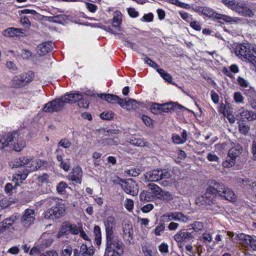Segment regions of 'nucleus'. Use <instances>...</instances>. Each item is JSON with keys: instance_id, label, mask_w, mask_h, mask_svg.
<instances>
[{"instance_id": "nucleus-1", "label": "nucleus", "mask_w": 256, "mask_h": 256, "mask_svg": "<svg viewBox=\"0 0 256 256\" xmlns=\"http://www.w3.org/2000/svg\"><path fill=\"white\" fill-rule=\"evenodd\" d=\"M43 166V162L40 160H34L28 157H22L14 160L13 168H20L14 175V179L24 180L30 172L35 171Z\"/></svg>"}, {"instance_id": "nucleus-2", "label": "nucleus", "mask_w": 256, "mask_h": 256, "mask_svg": "<svg viewBox=\"0 0 256 256\" xmlns=\"http://www.w3.org/2000/svg\"><path fill=\"white\" fill-rule=\"evenodd\" d=\"M106 237L104 256H122L125 246L120 236L113 233L106 234Z\"/></svg>"}, {"instance_id": "nucleus-3", "label": "nucleus", "mask_w": 256, "mask_h": 256, "mask_svg": "<svg viewBox=\"0 0 256 256\" xmlns=\"http://www.w3.org/2000/svg\"><path fill=\"white\" fill-rule=\"evenodd\" d=\"M16 152H20L26 146V142L18 132L5 134L0 138V150L12 148Z\"/></svg>"}, {"instance_id": "nucleus-4", "label": "nucleus", "mask_w": 256, "mask_h": 256, "mask_svg": "<svg viewBox=\"0 0 256 256\" xmlns=\"http://www.w3.org/2000/svg\"><path fill=\"white\" fill-rule=\"evenodd\" d=\"M224 4L228 8L246 17H252L254 12L247 5L246 2L242 0H222Z\"/></svg>"}, {"instance_id": "nucleus-5", "label": "nucleus", "mask_w": 256, "mask_h": 256, "mask_svg": "<svg viewBox=\"0 0 256 256\" xmlns=\"http://www.w3.org/2000/svg\"><path fill=\"white\" fill-rule=\"evenodd\" d=\"M202 14L210 18L222 20L226 22L232 24H238L241 20L240 18L238 17H232L226 14H218L212 9L208 7H204L202 8Z\"/></svg>"}, {"instance_id": "nucleus-6", "label": "nucleus", "mask_w": 256, "mask_h": 256, "mask_svg": "<svg viewBox=\"0 0 256 256\" xmlns=\"http://www.w3.org/2000/svg\"><path fill=\"white\" fill-rule=\"evenodd\" d=\"M236 54L250 61L254 60L256 58V48L248 44H240L236 46Z\"/></svg>"}, {"instance_id": "nucleus-7", "label": "nucleus", "mask_w": 256, "mask_h": 256, "mask_svg": "<svg viewBox=\"0 0 256 256\" xmlns=\"http://www.w3.org/2000/svg\"><path fill=\"white\" fill-rule=\"evenodd\" d=\"M114 182L120 185L124 190L128 194L132 196H136L138 192V188L136 182L132 178L122 180L118 178Z\"/></svg>"}, {"instance_id": "nucleus-8", "label": "nucleus", "mask_w": 256, "mask_h": 256, "mask_svg": "<svg viewBox=\"0 0 256 256\" xmlns=\"http://www.w3.org/2000/svg\"><path fill=\"white\" fill-rule=\"evenodd\" d=\"M144 176L148 182H156L162 179L170 178V174L168 169L158 168L146 172Z\"/></svg>"}, {"instance_id": "nucleus-9", "label": "nucleus", "mask_w": 256, "mask_h": 256, "mask_svg": "<svg viewBox=\"0 0 256 256\" xmlns=\"http://www.w3.org/2000/svg\"><path fill=\"white\" fill-rule=\"evenodd\" d=\"M64 97L62 96L58 98H55L49 102L44 105L43 111L46 112H55L62 111L65 104H66V100H64Z\"/></svg>"}, {"instance_id": "nucleus-10", "label": "nucleus", "mask_w": 256, "mask_h": 256, "mask_svg": "<svg viewBox=\"0 0 256 256\" xmlns=\"http://www.w3.org/2000/svg\"><path fill=\"white\" fill-rule=\"evenodd\" d=\"M214 192L215 191L212 188H207L204 194L196 198V204L199 206L214 204L216 201L217 196H218Z\"/></svg>"}, {"instance_id": "nucleus-11", "label": "nucleus", "mask_w": 256, "mask_h": 256, "mask_svg": "<svg viewBox=\"0 0 256 256\" xmlns=\"http://www.w3.org/2000/svg\"><path fill=\"white\" fill-rule=\"evenodd\" d=\"M66 212V206L62 202L53 206L48 209L44 213V217L46 219H57L64 216Z\"/></svg>"}, {"instance_id": "nucleus-12", "label": "nucleus", "mask_w": 256, "mask_h": 256, "mask_svg": "<svg viewBox=\"0 0 256 256\" xmlns=\"http://www.w3.org/2000/svg\"><path fill=\"white\" fill-rule=\"evenodd\" d=\"M33 78V74L28 72L14 76L10 82V86L13 88H18L26 85Z\"/></svg>"}, {"instance_id": "nucleus-13", "label": "nucleus", "mask_w": 256, "mask_h": 256, "mask_svg": "<svg viewBox=\"0 0 256 256\" xmlns=\"http://www.w3.org/2000/svg\"><path fill=\"white\" fill-rule=\"evenodd\" d=\"M195 236L196 232L194 231L189 232L188 230H181L174 234V238L178 244H182L194 239Z\"/></svg>"}, {"instance_id": "nucleus-14", "label": "nucleus", "mask_w": 256, "mask_h": 256, "mask_svg": "<svg viewBox=\"0 0 256 256\" xmlns=\"http://www.w3.org/2000/svg\"><path fill=\"white\" fill-rule=\"evenodd\" d=\"M78 234V228L76 225L69 222L64 223L58 234V238H60L62 236L68 234L76 235Z\"/></svg>"}, {"instance_id": "nucleus-15", "label": "nucleus", "mask_w": 256, "mask_h": 256, "mask_svg": "<svg viewBox=\"0 0 256 256\" xmlns=\"http://www.w3.org/2000/svg\"><path fill=\"white\" fill-rule=\"evenodd\" d=\"M35 220L34 212L32 209H26L20 220L22 226L27 228L34 223Z\"/></svg>"}, {"instance_id": "nucleus-16", "label": "nucleus", "mask_w": 256, "mask_h": 256, "mask_svg": "<svg viewBox=\"0 0 256 256\" xmlns=\"http://www.w3.org/2000/svg\"><path fill=\"white\" fill-rule=\"evenodd\" d=\"M82 178V171L80 167L76 166L68 174L67 178L76 184H80Z\"/></svg>"}, {"instance_id": "nucleus-17", "label": "nucleus", "mask_w": 256, "mask_h": 256, "mask_svg": "<svg viewBox=\"0 0 256 256\" xmlns=\"http://www.w3.org/2000/svg\"><path fill=\"white\" fill-rule=\"evenodd\" d=\"M134 232L132 226L128 223H124L122 224V232L121 234L124 240L130 244V241L132 239Z\"/></svg>"}, {"instance_id": "nucleus-18", "label": "nucleus", "mask_w": 256, "mask_h": 256, "mask_svg": "<svg viewBox=\"0 0 256 256\" xmlns=\"http://www.w3.org/2000/svg\"><path fill=\"white\" fill-rule=\"evenodd\" d=\"M218 196L230 202H235L237 200V196L234 192L230 188L226 186L221 192L219 193Z\"/></svg>"}, {"instance_id": "nucleus-19", "label": "nucleus", "mask_w": 256, "mask_h": 256, "mask_svg": "<svg viewBox=\"0 0 256 256\" xmlns=\"http://www.w3.org/2000/svg\"><path fill=\"white\" fill-rule=\"evenodd\" d=\"M106 234L114 233V230L116 226V220L113 216H109L104 221Z\"/></svg>"}, {"instance_id": "nucleus-20", "label": "nucleus", "mask_w": 256, "mask_h": 256, "mask_svg": "<svg viewBox=\"0 0 256 256\" xmlns=\"http://www.w3.org/2000/svg\"><path fill=\"white\" fill-rule=\"evenodd\" d=\"M238 114L242 119H246L248 121L256 120V113L252 110H248L242 107L238 110Z\"/></svg>"}, {"instance_id": "nucleus-21", "label": "nucleus", "mask_w": 256, "mask_h": 256, "mask_svg": "<svg viewBox=\"0 0 256 256\" xmlns=\"http://www.w3.org/2000/svg\"><path fill=\"white\" fill-rule=\"evenodd\" d=\"M98 96L102 98L108 102L114 104L117 103L120 106L122 102V98H120L118 96L113 94H99Z\"/></svg>"}, {"instance_id": "nucleus-22", "label": "nucleus", "mask_w": 256, "mask_h": 256, "mask_svg": "<svg viewBox=\"0 0 256 256\" xmlns=\"http://www.w3.org/2000/svg\"><path fill=\"white\" fill-rule=\"evenodd\" d=\"M64 100L66 104H72L76 102H78L80 100L82 99V95L80 93H68L63 95Z\"/></svg>"}, {"instance_id": "nucleus-23", "label": "nucleus", "mask_w": 256, "mask_h": 256, "mask_svg": "<svg viewBox=\"0 0 256 256\" xmlns=\"http://www.w3.org/2000/svg\"><path fill=\"white\" fill-rule=\"evenodd\" d=\"M52 44L50 42H44L39 44L37 47V52L40 56L46 54L49 51L52 50Z\"/></svg>"}, {"instance_id": "nucleus-24", "label": "nucleus", "mask_w": 256, "mask_h": 256, "mask_svg": "<svg viewBox=\"0 0 256 256\" xmlns=\"http://www.w3.org/2000/svg\"><path fill=\"white\" fill-rule=\"evenodd\" d=\"M138 104V102L134 99L126 98L124 99L122 98V102L120 106L122 108H126L128 110L134 108Z\"/></svg>"}, {"instance_id": "nucleus-25", "label": "nucleus", "mask_w": 256, "mask_h": 256, "mask_svg": "<svg viewBox=\"0 0 256 256\" xmlns=\"http://www.w3.org/2000/svg\"><path fill=\"white\" fill-rule=\"evenodd\" d=\"M210 185L208 188H212L216 194L219 196V193H220L225 186L222 183L219 182L215 180H210L209 181Z\"/></svg>"}, {"instance_id": "nucleus-26", "label": "nucleus", "mask_w": 256, "mask_h": 256, "mask_svg": "<svg viewBox=\"0 0 256 256\" xmlns=\"http://www.w3.org/2000/svg\"><path fill=\"white\" fill-rule=\"evenodd\" d=\"M242 146L239 144H236L229 150L228 156L230 158L236 159L242 153Z\"/></svg>"}, {"instance_id": "nucleus-27", "label": "nucleus", "mask_w": 256, "mask_h": 256, "mask_svg": "<svg viewBox=\"0 0 256 256\" xmlns=\"http://www.w3.org/2000/svg\"><path fill=\"white\" fill-rule=\"evenodd\" d=\"M147 188L151 190L152 194L154 198L159 197L162 192V190L154 183H150L146 186Z\"/></svg>"}, {"instance_id": "nucleus-28", "label": "nucleus", "mask_w": 256, "mask_h": 256, "mask_svg": "<svg viewBox=\"0 0 256 256\" xmlns=\"http://www.w3.org/2000/svg\"><path fill=\"white\" fill-rule=\"evenodd\" d=\"M80 252L82 256H92L94 251L92 246L88 247L86 244H82L80 248Z\"/></svg>"}, {"instance_id": "nucleus-29", "label": "nucleus", "mask_w": 256, "mask_h": 256, "mask_svg": "<svg viewBox=\"0 0 256 256\" xmlns=\"http://www.w3.org/2000/svg\"><path fill=\"white\" fill-rule=\"evenodd\" d=\"M239 182H242L244 186H248V188H250L254 192H256V182H252L248 178L240 179Z\"/></svg>"}, {"instance_id": "nucleus-30", "label": "nucleus", "mask_w": 256, "mask_h": 256, "mask_svg": "<svg viewBox=\"0 0 256 256\" xmlns=\"http://www.w3.org/2000/svg\"><path fill=\"white\" fill-rule=\"evenodd\" d=\"M152 192L147 190H144L140 194V199L141 202H150L154 198Z\"/></svg>"}, {"instance_id": "nucleus-31", "label": "nucleus", "mask_w": 256, "mask_h": 256, "mask_svg": "<svg viewBox=\"0 0 256 256\" xmlns=\"http://www.w3.org/2000/svg\"><path fill=\"white\" fill-rule=\"evenodd\" d=\"M94 233L95 236V244L98 246H100L102 242V233L99 226H94Z\"/></svg>"}, {"instance_id": "nucleus-32", "label": "nucleus", "mask_w": 256, "mask_h": 256, "mask_svg": "<svg viewBox=\"0 0 256 256\" xmlns=\"http://www.w3.org/2000/svg\"><path fill=\"white\" fill-rule=\"evenodd\" d=\"M174 220L179 222H187L188 220V218L181 212H174Z\"/></svg>"}, {"instance_id": "nucleus-33", "label": "nucleus", "mask_w": 256, "mask_h": 256, "mask_svg": "<svg viewBox=\"0 0 256 256\" xmlns=\"http://www.w3.org/2000/svg\"><path fill=\"white\" fill-rule=\"evenodd\" d=\"M47 20L50 22L62 24L65 20V16L57 15L52 16H48Z\"/></svg>"}, {"instance_id": "nucleus-34", "label": "nucleus", "mask_w": 256, "mask_h": 256, "mask_svg": "<svg viewBox=\"0 0 256 256\" xmlns=\"http://www.w3.org/2000/svg\"><path fill=\"white\" fill-rule=\"evenodd\" d=\"M130 142L134 146H145L146 143L144 140L142 138H136L135 137H132L130 138Z\"/></svg>"}, {"instance_id": "nucleus-35", "label": "nucleus", "mask_w": 256, "mask_h": 256, "mask_svg": "<svg viewBox=\"0 0 256 256\" xmlns=\"http://www.w3.org/2000/svg\"><path fill=\"white\" fill-rule=\"evenodd\" d=\"M122 23V18L120 13H117L112 20V26L118 28V30L121 32V28L120 27Z\"/></svg>"}, {"instance_id": "nucleus-36", "label": "nucleus", "mask_w": 256, "mask_h": 256, "mask_svg": "<svg viewBox=\"0 0 256 256\" xmlns=\"http://www.w3.org/2000/svg\"><path fill=\"white\" fill-rule=\"evenodd\" d=\"M157 72L165 80L172 83V78L170 74L162 68H157Z\"/></svg>"}, {"instance_id": "nucleus-37", "label": "nucleus", "mask_w": 256, "mask_h": 256, "mask_svg": "<svg viewBox=\"0 0 256 256\" xmlns=\"http://www.w3.org/2000/svg\"><path fill=\"white\" fill-rule=\"evenodd\" d=\"M61 202L60 200L54 197H50L46 199L44 201V204L46 206H53L57 204H59Z\"/></svg>"}, {"instance_id": "nucleus-38", "label": "nucleus", "mask_w": 256, "mask_h": 256, "mask_svg": "<svg viewBox=\"0 0 256 256\" xmlns=\"http://www.w3.org/2000/svg\"><path fill=\"white\" fill-rule=\"evenodd\" d=\"M250 127L248 125L246 124L244 122H241L238 126V130L242 134L245 136L248 135Z\"/></svg>"}, {"instance_id": "nucleus-39", "label": "nucleus", "mask_w": 256, "mask_h": 256, "mask_svg": "<svg viewBox=\"0 0 256 256\" xmlns=\"http://www.w3.org/2000/svg\"><path fill=\"white\" fill-rule=\"evenodd\" d=\"M252 236L247 235L243 233L238 234L236 235V237L243 244H248Z\"/></svg>"}, {"instance_id": "nucleus-40", "label": "nucleus", "mask_w": 256, "mask_h": 256, "mask_svg": "<svg viewBox=\"0 0 256 256\" xmlns=\"http://www.w3.org/2000/svg\"><path fill=\"white\" fill-rule=\"evenodd\" d=\"M174 110L173 102H168L161 104V112H170Z\"/></svg>"}, {"instance_id": "nucleus-41", "label": "nucleus", "mask_w": 256, "mask_h": 256, "mask_svg": "<svg viewBox=\"0 0 256 256\" xmlns=\"http://www.w3.org/2000/svg\"><path fill=\"white\" fill-rule=\"evenodd\" d=\"M18 216L12 215L2 222H4L5 225L8 226V228L16 221V220L18 219Z\"/></svg>"}, {"instance_id": "nucleus-42", "label": "nucleus", "mask_w": 256, "mask_h": 256, "mask_svg": "<svg viewBox=\"0 0 256 256\" xmlns=\"http://www.w3.org/2000/svg\"><path fill=\"white\" fill-rule=\"evenodd\" d=\"M72 145V142L66 138H62L58 143V146H62L65 148H69Z\"/></svg>"}, {"instance_id": "nucleus-43", "label": "nucleus", "mask_w": 256, "mask_h": 256, "mask_svg": "<svg viewBox=\"0 0 256 256\" xmlns=\"http://www.w3.org/2000/svg\"><path fill=\"white\" fill-rule=\"evenodd\" d=\"M15 28H9L2 32V34L5 36L13 37L16 36Z\"/></svg>"}, {"instance_id": "nucleus-44", "label": "nucleus", "mask_w": 256, "mask_h": 256, "mask_svg": "<svg viewBox=\"0 0 256 256\" xmlns=\"http://www.w3.org/2000/svg\"><path fill=\"white\" fill-rule=\"evenodd\" d=\"M160 196H161L164 200L168 202L173 199V196L170 192L164 190H162Z\"/></svg>"}, {"instance_id": "nucleus-45", "label": "nucleus", "mask_w": 256, "mask_h": 256, "mask_svg": "<svg viewBox=\"0 0 256 256\" xmlns=\"http://www.w3.org/2000/svg\"><path fill=\"white\" fill-rule=\"evenodd\" d=\"M234 98L235 102L238 104H244V98L240 92H236L234 93Z\"/></svg>"}, {"instance_id": "nucleus-46", "label": "nucleus", "mask_w": 256, "mask_h": 256, "mask_svg": "<svg viewBox=\"0 0 256 256\" xmlns=\"http://www.w3.org/2000/svg\"><path fill=\"white\" fill-rule=\"evenodd\" d=\"M179 14L181 18L187 22H190L192 20V16L184 11L180 12Z\"/></svg>"}, {"instance_id": "nucleus-47", "label": "nucleus", "mask_w": 256, "mask_h": 256, "mask_svg": "<svg viewBox=\"0 0 256 256\" xmlns=\"http://www.w3.org/2000/svg\"><path fill=\"white\" fill-rule=\"evenodd\" d=\"M235 164V158H227L222 164V166L224 168H230L234 166Z\"/></svg>"}, {"instance_id": "nucleus-48", "label": "nucleus", "mask_w": 256, "mask_h": 256, "mask_svg": "<svg viewBox=\"0 0 256 256\" xmlns=\"http://www.w3.org/2000/svg\"><path fill=\"white\" fill-rule=\"evenodd\" d=\"M85 4L86 8L91 12L94 13L98 10V6L94 4L88 2H86Z\"/></svg>"}, {"instance_id": "nucleus-49", "label": "nucleus", "mask_w": 256, "mask_h": 256, "mask_svg": "<svg viewBox=\"0 0 256 256\" xmlns=\"http://www.w3.org/2000/svg\"><path fill=\"white\" fill-rule=\"evenodd\" d=\"M158 250L162 254H166L168 252V246L165 242L162 243L158 246Z\"/></svg>"}, {"instance_id": "nucleus-50", "label": "nucleus", "mask_w": 256, "mask_h": 256, "mask_svg": "<svg viewBox=\"0 0 256 256\" xmlns=\"http://www.w3.org/2000/svg\"><path fill=\"white\" fill-rule=\"evenodd\" d=\"M151 112L156 114L161 112V104H155L152 106L150 108Z\"/></svg>"}, {"instance_id": "nucleus-51", "label": "nucleus", "mask_w": 256, "mask_h": 256, "mask_svg": "<svg viewBox=\"0 0 256 256\" xmlns=\"http://www.w3.org/2000/svg\"><path fill=\"white\" fill-rule=\"evenodd\" d=\"M192 226V228L196 232L201 230L204 228L203 224L200 222H195Z\"/></svg>"}, {"instance_id": "nucleus-52", "label": "nucleus", "mask_w": 256, "mask_h": 256, "mask_svg": "<svg viewBox=\"0 0 256 256\" xmlns=\"http://www.w3.org/2000/svg\"><path fill=\"white\" fill-rule=\"evenodd\" d=\"M68 187V184L64 182H62L59 183L56 187L57 191L60 194H62L66 188Z\"/></svg>"}, {"instance_id": "nucleus-53", "label": "nucleus", "mask_w": 256, "mask_h": 256, "mask_svg": "<svg viewBox=\"0 0 256 256\" xmlns=\"http://www.w3.org/2000/svg\"><path fill=\"white\" fill-rule=\"evenodd\" d=\"M6 67L8 68L10 70L16 72L18 68L14 62L12 61L8 62L6 63Z\"/></svg>"}, {"instance_id": "nucleus-54", "label": "nucleus", "mask_w": 256, "mask_h": 256, "mask_svg": "<svg viewBox=\"0 0 256 256\" xmlns=\"http://www.w3.org/2000/svg\"><path fill=\"white\" fill-rule=\"evenodd\" d=\"M128 15L132 18H137L138 16L139 13L133 8H130L128 9Z\"/></svg>"}, {"instance_id": "nucleus-55", "label": "nucleus", "mask_w": 256, "mask_h": 256, "mask_svg": "<svg viewBox=\"0 0 256 256\" xmlns=\"http://www.w3.org/2000/svg\"><path fill=\"white\" fill-rule=\"evenodd\" d=\"M154 16L152 13L145 14L141 18L142 22H150L153 20Z\"/></svg>"}, {"instance_id": "nucleus-56", "label": "nucleus", "mask_w": 256, "mask_h": 256, "mask_svg": "<svg viewBox=\"0 0 256 256\" xmlns=\"http://www.w3.org/2000/svg\"><path fill=\"white\" fill-rule=\"evenodd\" d=\"M114 116V114L112 112H103L100 115V117L102 119L109 120L112 118Z\"/></svg>"}, {"instance_id": "nucleus-57", "label": "nucleus", "mask_w": 256, "mask_h": 256, "mask_svg": "<svg viewBox=\"0 0 256 256\" xmlns=\"http://www.w3.org/2000/svg\"><path fill=\"white\" fill-rule=\"evenodd\" d=\"M165 226L163 223L160 224L154 230V233L156 236H160V232H163L164 230Z\"/></svg>"}, {"instance_id": "nucleus-58", "label": "nucleus", "mask_w": 256, "mask_h": 256, "mask_svg": "<svg viewBox=\"0 0 256 256\" xmlns=\"http://www.w3.org/2000/svg\"><path fill=\"white\" fill-rule=\"evenodd\" d=\"M172 139L173 142L176 144H181L185 142L184 140H182V138L178 134H174Z\"/></svg>"}, {"instance_id": "nucleus-59", "label": "nucleus", "mask_w": 256, "mask_h": 256, "mask_svg": "<svg viewBox=\"0 0 256 256\" xmlns=\"http://www.w3.org/2000/svg\"><path fill=\"white\" fill-rule=\"evenodd\" d=\"M142 250L144 256H156L155 254L152 252V250L148 248L146 246L142 247Z\"/></svg>"}, {"instance_id": "nucleus-60", "label": "nucleus", "mask_w": 256, "mask_h": 256, "mask_svg": "<svg viewBox=\"0 0 256 256\" xmlns=\"http://www.w3.org/2000/svg\"><path fill=\"white\" fill-rule=\"evenodd\" d=\"M11 202H10L8 199L4 198L0 200V208L1 210L9 206Z\"/></svg>"}, {"instance_id": "nucleus-61", "label": "nucleus", "mask_w": 256, "mask_h": 256, "mask_svg": "<svg viewBox=\"0 0 256 256\" xmlns=\"http://www.w3.org/2000/svg\"><path fill=\"white\" fill-rule=\"evenodd\" d=\"M144 61L146 63L148 64L150 66H151L154 68H156V69L158 68V64L155 62H154L153 60H152L150 58H148V57H146L144 58Z\"/></svg>"}, {"instance_id": "nucleus-62", "label": "nucleus", "mask_w": 256, "mask_h": 256, "mask_svg": "<svg viewBox=\"0 0 256 256\" xmlns=\"http://www.w3.org/2000/svg\"><path fill=\"white\" fill-rule=\"evenodd\" d=\"M16 186L17 184H16L14 186H13L11 184H7L5 186V192L7 194H12V190L16 188Z\"/></svg>"}, {"instance_id": "nucleus-63", "label": "nucleus", "mask_w": 256, "mask_h": 256, "mask_svg": "<svg viewBox=\"0 0 256 256\" xmlns=\"http://www.w3.org/2000/svg\"><path fill=\"white\" fill-rule=\"evenodd\" d=\"M254 250H256V236H252L248 244Z\"/></svg>"}, {"instance_id": "nucleus-64", "label": "nucleus", "mask_w": 256, "mask_h": 256, "mask_svg": "<svg viewBox=\"0 0 256 256\" xmlns=\"http://www.w3.org/2000/svg\"><path fill=\"white\" fill-rule=\"evenodd\" d=\"M72 248L71 247L67 246L66 248H63L61 255L62 256H70L72 254Z\"/></svg>"}]
</instances>
